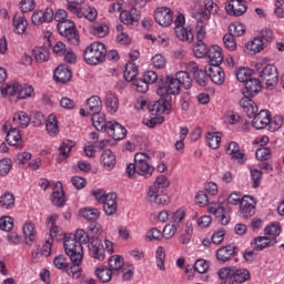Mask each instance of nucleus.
Returning <instances> with one entry per match:
<instances>
[{
  "mask_svg": "<svg viewBox=\"0 0 284 284\" xmlns=\"http://www.w3.org/2000/svg\"><path fill=\"white\" fill-rule=\"evenodd\" d=\"M217 276L221 281L230 284H243L247 283L251 278L250 271L247 268H236V266H225L217 271Z\"/></svg>",
  "mask_w": 284,
  "mask_h": 284,
  "instance_id": "1",
  "label": "nucleus"
},
{
  "mask_svg": "<svg viewBox=\"0 0 284 284\" xmlns=\"http://www.w3.org/2000/svg\"><path fill=\"white\" fill-rule=\"evenodd\" d=\"M255 69L266 90H274L278 83V69L274 64H265L263 60L255 63Z\"/></svg>",
  "mask_w": 284,
  "mask_h": 284,
  "instance_id": "2",
  "label": "nucleus"
},
{
  "mask_svg": "<svg viewBox=\"0 0 284 284\" xmlns=\"http://www.w3.org/2000/svg\"><path fill=\"white\" fill-rule=\"evenodd\" d=\"M105 54H108L105 44L102 42H93L87 47L83 57L88 65H99V63H103V61H105Z\"/></svg>",
  "mask_w": 284,
  "mask_h": 284,
  "instance_id": "3",
  "label": "nucleus"
},
{
  "mask_svg": "<svg viewBox=\"0 0 284 284\" xmlns=\"http://www.w3.org/2000/svg\"><path fill=\"white\" fill-rule=\"evenodd\" d=\"M134 163L136 165V174L144 179H150L154 174V166L152 165V159L148 153L139 152L134 155Z\"/></svg>",
  "mask_w": 284,
  "mask_h": 284,
  "instance_id": "4",
  "label": "nucleus"
},
{
  "mask_svg": "<svg viewBox=\"0 0 284 284\" xmlns=\"http://www.w3.org/2000/svg\"><path fill=\"white\" fill-rule=\"evenodd\" d=\"M270 41H272V31L262 32L261 36L246 42L244 52L252 55L258 54V52H263V50H265V45Z\"/></svg>",
  "mask_w": 284,
  "mask_h": 284,
  "instance_id": "5",
  "label": "nucleus"
},
{
  "mask_svg": "<svg viewBox=\"0 0 284 284\" xmlns=\"http://www.w3.org/2000/svg\"><path fill=\"white\" fill-rule=\"evenodd\" d=\"M64 251L72 263L81 265V262L83 261V246L81 243L77 242V240H73L72 237H65Z\"/></svg>",
  "mask_w": 284,
  "mask_h": 284,
  "instance_id": "6",
  "label": "nucleus"
},
{
  "mask_svg": "<svg viewBox=\"0 0 284 284\" xmlns=\"http://www.w3.org/2000/svg\"><path fill=\"white\" fill-rule=\"evenodd\" d=\"M57 28L61 37H65L72 45H79V31H77V27L72 20L60 22Z\"/></svg>",
  "mask_w": 284,
  "mask_h": 284,
  "instance_id": "7",
  "label": "nucleus"
},
{
  "mask_svg": "<svg viewBox=\"0 0 284 284\" xmlns=\"http://www.w3.org/2000/svg\"><path fill=\"white\" fill-rule=\"evenodd\" d=\"M181 92V85L174 75H168L165 82L156 90L159 97H176Z\"/></svg>",
  "mask_w": 284,
  "mask_h": 284,
  "instance_id": "8",
  "label": "nucleus"
},
{
  "mask_svg": "<svg viewBox=\"0 0 284 284\" xmlns=\"http://www.w3.org/2000/svg\"><path fill=\"white\" fill-rule=\"evenodd\" d=\"M179 70H191L194 74V79L199 85L204 87L207 83V71H203L199 69V64L196 62H180Z\"/></svg>",
  "mask_w": 284,
  "mask_h": 284,
  "instance_id": "9",
  "label": "nucleus"
},
{
  "mask_svg": "<svg viewBox=\"0 0 284 284\" xmlns=\"http://www.w3.org/2000/svg\"><path fill=\"white\" fill-rule=\"evenodd\" d=\"M54 20V9L47 7L45 9H38L33 11L31 21L33 26H43V23H50Z\"/></svg>",
  "mask_w": 284,
  "mask_h": 284,
  "instance_id": "10",
  "label": "nucleus"
},
{
  "mask_svg": "<svg viewBox=\"0 0 284 284\" xmlns=\"http://www.w3.org/2000/svg\"><path fill=\"white\" fill-rule=\"evenodd\" d=\"M154 19L162 28H169L174 21V12L168 7H159L155 9Z\"/></svg>",
  "mask_w": 284,
  "mask_h": 284,
  "instance_id": "11",
  "label": "nucleus"
},
{
  "mask_svg": "<svg viewBox=\"0 0 284 284\" xmlns=\"http://www.w3.org/2000/svg\"><path fill=\"white\" fill-rule=\"evenodd\" d=\"M67 10H69V12H71V14H75V17H78V19L84 18V19H88V21H94V19H97V17L99 14L97 12V9H94L92 7H88L83 11V9H81V7H79V6L68 4Z\"/></svg>",
  "mask_w": 284,
  "mask_h": 284,
  "instance_id": "12",
  "label": "nucleus"
},
{
  "mask_svg": "<svg viewBox=\"0 0 284 284\" xmlns=\"http://www.w3.org/2000/svg\"><path fill=\"white\" fill-rule=\"evenodd\" d=\"M240 211L244 219H250L256 214V199L251 195H245L240 204Z\"/></svg>",
  "mask_w": 284,
  "mask_h": 284,
  "instance_id": "13",
  "label": "nucleus"
},
{
  "mask_svg": "<svg viewBox=\"0 0 284 284\" xmlns=\"http://www.w3.org/2000/svg\"><path fill=\"white\" fill-rule=\"evenodd\" d=\"M225 10L231 17H243L247 12V3L245 0H230Z\"/></svg>",
  "mask_w": 284,
  "mask_h": 284,
  "instance_id": "14",
  "label": "nucleus"
},
{
  "mask_svg": "<svg viewBox=\"0 0 284 284\" xmlns=\"http://www.w3.org/2000/svg\"><path fill=\"white\" fill-rule=\"evenodd\" d=\"M2 132L7 134L6 141L9 145H19V143H21V131H19V129L17 128H12V124H10V122H6L2 125Z\"/></svg>",
  "mask_w": 284,
  "mask_h": 284,
  "instance_id": "15",
  "label": "nucleus"
},
{
  "mask_svg": "<svg viewBox=\"0 0 284 284\" xmlns=\"http://www.w3.org/2000/svg\"><path fill=\"white\" fill-rule=\"evenodd\" d=\"M277 241L274 237H268L267 235L256 236L252 240L251 246L255 252H263V250H270V247H274Z\"/></svg>",
  "mask_w": 284,
  "mask_h": 284,
  "instance_id": "16",
  "label": "nucleus"
},
{
  "mask_svg": "<svg viewBox=\"0 0 284 284\" xmlns=\"http://www.w3.org/2000/svg\"><path fill=\"white\" fill-rule=\"evenodd\" d=\"M206 74L215 85H223L225 83V71L221 64H210L206 69Z\"/></svg>",
  "mask_w": 284,
  "mask_h": 284,
  "instance_id": "17",
  "label": "nucleus"
},
{
  "mask_svg": "<svg viewBox=\"0 0 284 284\" xmlns=\"http://www.w3.org/2000/svg\"><path fill=\"white\" fill-rule=\"evenodd\" d=\"M210 13L203 12L197 18V22L195 26L196 39L197 41H203L207 34V24L210 23Z\"/></svg>",
  "mask_w": 284,
  "mask_h": 284,
  "instance_id": "18",
  "label": "nucleus"
},
{
  "mask_svg": "<svg viewBox=\"0 0 284 284\" xmlns=\"http://www.w3.org/2000/svg\"><path fill=\"white\" fill-rule=\"evenodd\" d=\"M206 57L209 59L210 65H221L225 55L223 54V48L219 44H213L207 49Z\"/></svg>",
  "mask_w": 284,
  "mask_h": 284,
  "instance_id": "19",
  "label": "nucleus"
},
{
  "mask_svg": "<svg viewBox=\"0 0 284 284\" xmlns=\"http://www.w3.org/2000/svg\"><path fill=\"white\" fill-rule=\"evenodd\" d=\"M89 254L95 261H105V250H103V244L99 239H92L88 245Z\"/></svg>",
  "mask_w": 284,
  "mask_h": 284,
  "instance_id": "20",
  "label": "nucleus"
},
{
  "mask_svg": "<svg viewBox=\"0 0 284 284\" xmlns=\"http://www.w3.org/2000/svg\"><path fill=\"white\" fill-rule=\"evenodd\" d=\"M210 214H213L215 219L221 223L222 225H229L230 224V215L227 212H225V209L223 207V204L221 203H214L209 206Z\"/></svg>",
  "mask_w": 284,
  "mask_h": 284,
  "instance_id": "21",
  "label": "nucleus"
},
{
  "mask_svg": "<svg viewBox=\"0 0 284 284\" xmlns=\"http://www.w3.org/2000/svg\"><path fill=\"white\" fill-rule=\"evenodd\" d=\"M145 200L153 205H170V196L153 189L148 191Z\"/></svg>",
  "mask_w": 284,
  "mask_h": 284,
  "instance_id": "22",
  "label": "nucleus"
},
{
  "mask_svg": "<svg viewBox=\"0 0 284 284\" xmlns=\"http://www.w3.org/2000/svg\"><path fill=\"white\" fill-rule=\"evenodd\" d=\"M106 134L114 139V141H123V138L126 136L128 130L124 129L119 122L110 121L106 129Z\"/></svg>",
  "mask_w": 284,
  "mask_h": 284,
  "instance_id": "23",
  "label": "nucleus"
},
{
  "mask_svg": "<svg viewBox=\"0 0 284 284\" xmlns=\"http://www.w3.org/2000/svg\"><path fill=\"white\" fill-rule=\"evenodd\" d=\"M77 143L71 140H63L58 148V156L55 159L57 163H63V161H68L70 159V152H72V148H74Z\"/></svg>",
  "mask_w": 284,
  "mask_h": 284,
  "instance_id": "24",
  "label": "nucleus"
},
{
  "mask_svg": "<svg viewBox=\"0 0 284 284\" xmlns=\"http://www.w3.org/2000/svg\"><path fill=\"white\" fill-rule=\"evenodd\" d=\"M0 94L2 99H10V101H18L19 82H10L0 87Z\"/></svg>",
  "mask_w": 284,
  "mask_h": 284,
  "instance_id": "25",
  "label": "nucleus"
},
{
  "mask_svg": "<svg viewBox=\"0 0 284 284\" xmlns=\"http://www.w3.org/2000/svg\"><path fill=\"white\" fill-rule=\"evenodd\" d=\"M149 112L152 114V116H159V114H170V112H172V105L170 102L160 99L149 108Z\"/></svg>",
  "mask_w": 284,
  "mask_h": 284,
  "instance_id": "26",
  "label": "nucleus"
},
{
  "mask_svg": "<svg viewBox=\"0 0 284 284\" xmlns=\"http://www.w3.org/2000/svg\"><path fill=\"white\" fill-rule=\"evenodd\" d=\"M141 19V12L136 10V8H132L131 10H123L120 13V21L124 23V26H132L134 23H139Z\"/></svg>",
  "mask_w": 284,
  "mask_h": 284,
  "instance_id": "27",
  "label": "nucleus"
},
{
  "mask_svg": "<svg viewBox=\"0 0 284 284\" xmlns=\"http://www.w3.org/2000/svg\"><path fill=\"white\" fill-rule=\"evenodd\" d=\"M190 72H192V70L180 69V71H178L173 75L176 82L179 83L180 88L182 87L184 88V90H190L194 81L190 75Z\"/></svg>",
  "mask_w": 284,
  "mask_h": 284,
  "instance_id": "28",
  "label": "nucleus"
},
{
  "mask_svg": "<svg viewBox=\"0 0 284 284\" xmlns=\"http://www.w3.org/2000/svg\"><path fill=\"white\" fill-rule=\"evenodd\" d=\"M240 105L246 116H248V119H254V116H256V112H258V106L255 102H253L250 97L245 95L244 98H242L240 100Z\"/></svg>",
  "mask_w": 284,
  "mask_h": 284,
  "instance_id": "29",
  "label": "nucleus"
},
{
  "mask_svg": "<svg viewBox=\"0 0 284 284\" xmlns=\"http://www.w3.org/2000/svg\"><path fill=\"white\" fill-rule=\"evenodd\" d=\"M49 227V239H57L63 234V230L59 226V214L54 213L47 219Z\"/></svg>",
  "mask_w": 284,
  "mask_h": 284,
  "instance_id": "30",
  "label": "nucleus"
},
{
  "mask_svg": "<svg viewBox=\"0 0 284 284\" xmlns=\"http://www.w3.org/2000/svg\"><path fill=\"white\" fill-rule=\"evenodd\" d=\"M225 152L231 156V159H234L237 161V163H245V154L241 152V146L236 142H230L225 145Z\"/></svg>",
  "mask_w": 284,
  "mask_h": 284,
  "instance_id": "31",
  "label": "nucleus"
},
{
  "mask_svg": "<svg viewBox=\"0 0 284 284\" xmlns=\"http://www.w3.org/2000/svg\"><path fill=\"white\" fill-rule=\"evenodd\" d=\"M252 125L255 130H265L270 125V111L261 110L258 114L253 116Z\"/></svg>",
  "mask_w": 284,
  "mask_h": 284,
  "instance_id": "32",
  "label": "nucleus"
},
{
  "mask_svg": "<svg viewBox=\"0 0 284 284\" xmlns=\"http://www.w3.org/2000/svg\"><path fill=\"white\" fill-rule=\"evenodd\" d=\"M22 234L27 243H34L37 241V226L32 221L28 220L22 225Z\"/></svg>",
  "mask_w": 284,
  "mask_h": 284,
  "instance_id": "33",
  "label": "nucleus"
},
{
  "mask_svg": "<svg viewBox=\"0 0 284 284\" xmlns=\"http://www.w3.org/2000/svg\"><path fill=\"white\" fill-rule=\"evenodd\" d=\"M53 79L57 83H68L72 79V71L65 65H59L53 72Z\"/></svg>",
  "mask_w": 284,
  "mask_h": 284,
  "instance_id": "34",
  "label": "nucleus"
},
{
  "mask_svg": "<svg viewBox=\"0 0 284 284\" xmlns=\"http://www.w3.org/2000/svg\"><path fill=\"white\" fill-rule=\"evenodd\" d=\"M51 203L57 207H61L65 203V193H63V185L61 182H58L53 187Z\"/></svg>",
  "mask_w": 284,
  "mask_h": 284,
  "instance_id": "35",
  "label": "nucleus"
},
{
  "mask_svg": "<svg viewBox=\"0 0 284 284\" xmlns=\"http://www.w3.org/2000/svg\"><path fill=\"white\" fill-rule=\"evenodd\" d=\"M116 199H118L116 193H108V197L102 204L103 210L108 216H112L113 214H116V209H118Z\"/></svg>",
  "mask_w": 284,
  "mask_h": 284,
  "instance_id": "36",
  "label": "nucleus"
},
{
  "mask_svg": "<svg viewBox=\"0 0 284 284\" xmlns=\"http://www.w3.org/2000/svg\"><path fill=\"white\" fill-rule=\"evenodd\" d=\"M104 103L109 114H116L119 112V97L116 94L112 92L106 93Z\"/></svg>",
  "mask_w": 284,
  "mask_h": 284,
  "instance_id": "37",
  "label": "nucleus"
},
{
  "mask_svg": "<svg viewBox=\"0 0 284 284\" xmlns=\"http://www.w3.org/2000/svg\"><path fill=\"white\" fill-rule=\"evenodd\" d=\"M13 31L16 34H24L28 30V20L24 16L16 14L12 19Z\"/></svg>",
  "mask_w": 284,
  "mask_h": 284,
  "instance_id": "38",
  "label": "nucleus"
},
{
  "mask_svg": "<svg viewBox=\"0 0 284 284\" xmlns=\"http://www.w3.org/2000/svg\"><path fill=\"white\" fill-rule=\"evenodd\" d=\"M89 32L94 37L103 39V37H108L110 33V27L103 22H95L89 27Z\"/></svg>",
  "mask_w": 284,
  "mask_h": 284,
  "instance_id": "39",
  "label": "nucleus"
},
{
  "mask_svg": "<svg viewBox=\"0 0 284 284\" xmlns=\"http://www.w3.org/2000/svg\"><path fill=\"white\" fill-rule=\"evenodd\" d=\"M91 121L93 123V128L98 130L99 132H106L108 125H110V122L105 121V115L101 113H93Z\"/></svg>",
  "mask_w": 284,
  "mask_h": 284,
  "instance_id": "40",
  "label": "nucleus"
},
{
  "mask_svg": "<svg viewBox=\"0 0 284 284\" xmlns=\"http://www.w3.org/2000/svg\"><path fill=\"white\" fill-rule=\"evenodd\" d=\"M100 163L110 172L116 165V156L110 150H104L101 154Z\"/></svg>",
  "mask_w": 284,
  "mask_h": 284,
  "instance_id": "41",
  "label": "nucleus"
},
{
  "mask_svg": "<svg viewBox=\"0 0 284 284\" xmlns=\"http://www.w3.org/2000/svg\"><path fill=\"white\" fill-rule=\"evenodd\" d=\"M235 254H236V247L232 245H227L216 251V258L222 263H227V261H230V258H232V256H234Z\"/></svg>",
  "mask_w": 284,
  "mask_h": 284,
  "instance_id": "42",
  "label": "nucleus"
},
{
  "mask_svg": "<svg viewBox=\"0 0 284 284\" xmlns=\"http://www.w3.org/2000/svg\"><path fill=\"white\" fill-rule=\"evenodd\" d=\"M87 110L91 112V114H99L101 110H103V101L98 95H92L87 100Z\"/></svg>",
  "mask_w": 284,
  "mask_h": 284,
  "instance_id": "43",
  "label": "nucleus"
},
{
  "mask_svg": "<svg viewBox=\"0 0 284 284\" xmlns=\"http://www.w3.org/2000/svg\"><path fill=\"white\" fill-rule=\"evenodd\" d=\"M245 90L243 94H247L248 97H254V94H258L261 90V81L256 78H250V80L245 81Z\"/></svg>",
  "mask_w": 284,
  "mask_h": 284,
  "instance_id": "44",
  "label": "nucleus"
},
{
  "mask_svg": "<svg viewBox=\"0 0 284 284\" xmlns=\"http://www.w3.org/2000/svg\"><path fill=\"white\" fill-rule=\"evenodd\" d=\"M45 130L49 136H57L59 134V120H57V115L51 113L45 123Z\"/></svg>",
  "mask_w": 284,
  "mask_h": 284,
  "instance_id": "45",
  "label": "nucleus"
},
{
  "mask_svg": "<svg viewBox=\"0 0 284 284\" xmlns=\"http://www.w3.org/2000/svg\"><path fill=\"white\" fill-rule=\"evenodd\" d=\"M170 187V179L165 175H160L155 179L152 186L149 187V190H153V192H161L164 193L165 190Z\"/></svg>",
  "mask_w": 284,
  "mask_h": 284,
  "instance_id": "46",
  "label": "nucleus"
},
{
  "mask_svg": "<svg viewBox=\"0 0 284 284\" xmlns=\"http://www.w3.org/2000/svg\"><path fill=\"white\" fill-rule=\"evenodd\" d=\"M12 121L17 128H28L30 125V115L24 111H18L13 114Z\"/></svg>",
  "mask_w": 284,
  "mask_h": 284,
  "instance_id": "47",
  "label": "nucleus"
},
{
  "mask_svg": "<svg viewBox=\"0 0 284 284\" xmlns=\"http://www.w3.org/2000/svg\"><path fill=\"white\" fill-rule=\"evenodd\" d=\"M175 34L180 41H186V43H192L194 41V33L192 32V29L178 27L175 28Z\"/></svg>",
  "mask_w": 284,
  "mask_h": 284,
  "instance_id": "48",
  "label": "nucleus"
},
{
  "mask_svg": "<svg viewBox=\"0 0 284 284\" xmlns=\"http://www.w3.org/2000/svg\"><path fill=\"white\" fill-rule=\"evenodd\" d=\"M34 97H36L34 87H32L31 84H24V85L19 84L18 97H17L18 101L26 100V99H34Z\"/></svg>",
  "mask_w": 284,
  "mask_h": 284,
  "instance_id": "49",
  "label": "nucleus"
},
{
  "mask_svg": "<svg viewBox=\"0 0 284 284\" xmlns=\"http://www.w3.org/2000/svg\"><path fill=\"white\" fill-rule=\"evenodd\" d=\"M252 74H254V71L246 67H240L235 70V77L240 83L250 81Z\"/></svg>",
  "mask_w": 284,
  "mask_h": 284,
  "instance_id": "50",
  "label": "nucleus"
},
{
  "mask_svg": "<svg viewBox=\"0 0 284 284\" xmlns=\"http://www.w3.org/2000/svg\"><path fill=\"white\" fill-rule=\"evenodd\" d=\"M221 133L219 132H209L206 134V143L211 150H219L221 146Z\"/></svg>",
  "mask_w": 284,
  "mask_h": 284,
  "instance_id": "51",
  "label": "nucleus"
},
{
  "mask_svg": "<svg viewBox=\"0 0 284 284\" xmlns=\"http://www.w3.org/2000/svg\"><path fill=\"white\" fill-rule=\"evenodd\" d=\"M33 57L38 63H43L50 59V51L44 47H36L33 49Z\"/></svg>",
  "mask_w": 284,
  "mask_h": 284,
  "instance_id": "52",
  "label": "nucleus"
},
{
  "mask_svg": "<svg viewBox=\"0 0 284 284\" xmlns=\"http://www.w3.org/2000/svg\"><path fill=\"white\" fill-rule=\"evenodd\" d=\"M139 74V67L134 62H128L124 70L125 81H134Z\"/></svg>",
  "mask_w": 284,
  "mask_h": 284,
  "instance_id": "53",
  "label": "nucleus"
},
{
  "mask_svg": "<svg viewBox=\"0 0 284 284\" xmlns=\"http://www.w3.org/2000/svg\"><path fill=\"white\" fill-rule=\"evenodd\" d=\"M264 235L276 241V239L281 236V224L272 223L271 225L266 226L264 229Z\"/></svg>",
  "mask_w": 284,
  "mask_h": 284,
  "instance_id": "54",
  "label": "nucleus"
},
{
  "mask_svg": "<svg viewBox=\"0 0 284 284\" xmlns=\"http://www.w3.org/2000/svg\"><path fill=\"white\" fill-rule=\"evenodd\" d=\"M95 275L101 283H110L112 281V271L106 266H102L95 270Z\"/></svg>",
  "mask_w": 284,
  "mask_h": 284,
  "instance_id": "55",
  "label": "nucleus"
},
{
  "mask_svg": "<svg viewBox=\"0 0 284 284\" xmlns=\"http://www.w3.org/2000/svg\"><path fill=\"white\" fill-rule=\"evenodd\" d=\"M81 216L87 221H97L101 216V212L95 207H85L80 211Z\"/></svg>",
  "mask_w": 284,
  "mask_h": 284,
  "instance_id": "56",
  "label": "nucleus"
},
{
  "mask_svg": "<svg viewBox=\"0 0 284 284\" xmlns=\"http://www.w3.org/2000/svg\"><path fill=\"white\" fill-rule=\"evenodd\" d=\"M124 263L125 262L123 261L121 255H112L109 258V270L111 272H119L120 270L123 268Z\"/></svg>",
  "mask_w": 284,
  "mask_h": 284,
  "instance_id": "57",
  "label": "nucleus"
},
{
  "mask_svg": "<svg viewBox=\"0 0 284 284\" xmlns=\"http://www.w3.org/2000/svg\"><path fill=\"white\" fill-rule=\"evenodd\" d=\"M151 65H153L154 70H164V68L168 65V59L165 55L156 53L151 59Z\"/></svg>",
  "mask_w": 284,
  "mask_h": 284,
  "instance_id": "58",
  "label": "nucleus"
},
{
  "mask_svg": "<svg viewBox=\"0 0 284 284\" xmlns=\"http://www.w3.org/2000/svg\"><path fill=\"white\" fill-rule=\"evenodd\" d=\"M155 263L161 272H165V248L163 246H158L155 251Z\"/></svg>",
  "mask_w": 284,
  "mask_h": 284,
  "instance_id": "59",
  "label": "nucleus"
},
{
  "mask_svg": "<svg viewBox=\"0 0 284 284\" xmlns=\"http://www.w3.org/2000/svg\"><path fill=\"white\" fill-rule=\"evenodd\" d=\"M176 232H179V225L171 222L163 227L162 236L166 239V241H170V239L176 236Z\"/></svg>",
  "mask_w": 284,
  "mask_h": 284,
  "instance_id": "60",
  "label": "nucleus"
},
{
  "mask_svg": "<svg viewBox=\"0 0 284 284\" xmlns=\"http://www.w3.org/2000/svg\"><path fill=\"white\" fill-rule=\"evenodd\" d=\"M186 214L187 211L185 207H180L175 212L171 213V222L179 227V225H181V223H183L185 220Z\"/></svg>",
  "mask_w": 284,
  "mask_h": 284,
  "instance_id": "61",
  "label": "nucleus"
},
{
  "mask_svg": "<svg viewBox=\"0 0 284 284\" xmlns=\"http://www.w3.org/2000/svg\"><path fill=\"white\" fill-rule=\"evenodd\" d=\"M0 207H4V210H10V207H14V195L10 192H6L0 196Z\"/></svg>",
  "mask_w": 284,
  "mask_h": 284,
  "instance_id": "62",
  "label": "nucleus"
},
{
  "mask_svg": "<svg viewBox=\"0 0 284 284\" xmlns=\"http://www.w3.org/2000/svg\"><path fill=\"white\" fill-rule=\"evenodd\" d=\"M229 34L233 37H243L245 34V24L241 22H233L229 26Z\"/></svg>",
  "mask_w": 284,
  "mask_h": 284,
  "instance_id": "63",
  "label": "nucleus"
},
{
  "mask_svg": "<svg viewBox=\"0 0 284 284\" xmlns=\"http://www.w3.org/2000/svg\"><path fill=\"white\" fill-rule=\"evenodd\" d=\"M123 30H124L123 24L116 26V31H118L116 41L121 45H128L132 40L130 39V36H128V33H125Z\"/></svg>",
  "mask_w": 284,
  "mask_h": 284,
  "instance_id": "64",
  "label": "nucleus"
}]
</instances>
